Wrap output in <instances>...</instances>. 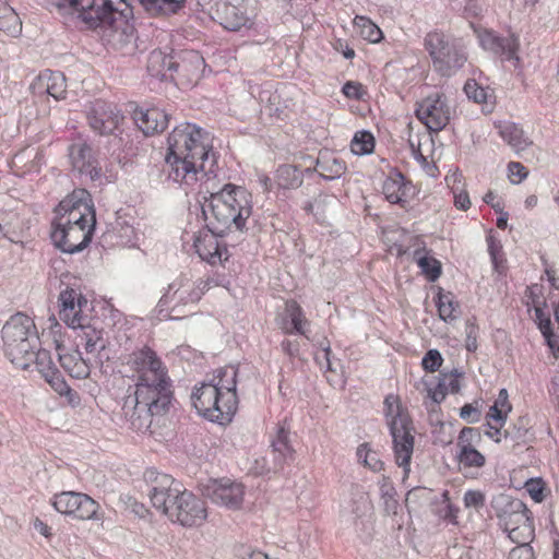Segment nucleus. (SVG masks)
I'll return each instance as SVG.
<instances>
[{"label":"nucleus","instance_id":"obj_1","mask_svg":"<svg viewBox=\"0 0 559 559\" xmlns=\"http://www.w3.org/2000/svg\"><path fill=\"white\" fill-rule=\"evenodd\" d=\"M126 364L133 372L135 390L134 395L124 401L123 415L133 429L148 428L151 418L163 415L173 399L167 367L146 345L129 354Z\"/></svg>","mask_w":559,"mask_h":559},{"label":"nucleus","instance_id":"obj_2","mask_svg":"<svg viewBox=\"0 0 559 559\" xmlns=\"http://www.w3.org/2000/svg\"><path fill=\"white\" fill-rule=\"evenodd\" d=\"M209 183L210 178L205 181L210 197L204 198L202 213L211 234L197 237L193 247L202 260L216 264L226 253V248H222L217 237L233 229L243 230L252 214V200L251 193L243 187L226 183L217 190H210Z\"/></svg>","mask_w":559,"mask_h":559},{"label":"nucleus","instance_id":"obj_3","mask_svg":"<svg viewBox=\"0 0 559 559\" xmlns=\"http://www.w3.org/2000/svg\"><path fill=\"white\" fill-rule=\"evenodd\" d=\"M165 163L169 179L194 186L201 177L213 173L216 165L209 133L190 122L177 126L167 138Z\"/></svg>","mask_w":559,"mask_h":559},{"label":"nucleus","instance_id":"obj_4","mask_svg":"<svg viewBox=\"0 0 559 559\" xmlns=\"http://www.w3.org/2000/svg\"><path fill=\"white\" fill-rule=\"evenodd\" d=\"M148 496L153 507L173 522L186 527L200 526L207 518L206 503L167 474H156Z\"/></svg>","mask_w":559,"mask_h":559},{"label":"nucleus","instance_id":"obj_5","mask_svg":"<svg viewBox=\"0 0 559 559\" xmlns=\"http://www.w3.org/2000/svg\"><path fill=\"white\" fill-rule=\"evenodd\" d=\"M236 378L237 369L226 366L217 369L209 381L195 388L191 400L197 412L213 423L231 421L238 406Z\"/></svg>","mask_w":559,"mask_h":559},{"label":"nucleus","instance_id":"obj_6","mask_svg":"<svg viewBox=\"0 0 559 559\" xmlns=\"http://www.w3.org/2000/svg\"><path fill=\"white\" fill-rule=\"evenodd\" d=\"M3 350L9 360L21 369L31 367L34 349L40 342L34 320L16 313L2 328Z\"/></svg>","mask_w":559,"mask_h":559},{"label":"nucleus","instance_id":"obj_7","mask_svg":"<svg viewBox=\"0 0 559 559\" xmlns=\"http://www.w3.org/2000/svg\"><path fill=\"white\" fill-rule=\"evenodd\" d=\"M384 415L393 440V450L396 464L408 471L414 451V436L412 435V420L402 407L397 396L390 394L384 400Z\"/></svg>","mask_w":559,"mask_h":559},{"label":"nucleus","instance_id":"obj_8","mask_svg":"<svg viewBox=\"0 0 559 559\" xmlns=\"http://www.w3.org/2000/svg\"><path fill=\"white\" fill-rule=\"evenodd\" d=\"M424 45L432 59L433 68L443 76H451L460 70L467 60L466 53L456 39L442 32H429Z\"/></svg>","mask_w":559,"mask_h":559},{"label":"nucleus","instance_id":"obj_9","mask_svg":"<svg viewBox=\"0 0 559 559\" xmlns=\"http://www.w3.org/2000/svg\"><path fill=\"white\" fill-rule=\"evenodd\" d=\"M207 283L201 281L199 285L189 280H179L169 284L167 292L158 301L159 313L169 310L170 319H179L186 316L185 308L194 306L200 299Z\"/></svg>","mask_w":559,"mask_h":559},{"label":"nucleus","instance_id":"obj_10","mask_svg":"<svg viewBox=\"0 0 559 559\" xmlns=\"http://www.w3.org/2000/svg\"><path fill=\"white\" fill-rule=\"evenodd\" d=\"M57 216L52 226H82L96 224L94 205L90 193L84 190H75L63 199L56 209Z\"/></svg>","mask_w":559,"mask_h":559},{"label":"nucleus","instance_id":"obj_11","mask_svg":"<svg viewBox=\"0 0 559 559\" xmlns=\"http://www.w3.org/2000/svg\"><path fill=\"white\" fill-rule=\"evenodd\" d=\"M416 117L430 130L438 132L447 127L451 119V108L447 97L440 94L427 96L418 103Z\"/></svg>","mask_w":559,"mask_h":559},{"label":"nucleus","instance_id":"obj_12","mask_svg":"<svg viewBox=\"0 0 559 559\" xmlns=\"http://www.w3.org/2000/svg\"><path fill=\"white\" fill-rule=\"evenodd\" d=\"M53 508L66 515H72L79 520L95 519L98 503L90 496L75 491H63L55 495Z\"/></svg>","mask_w":559,"mask_h":559},{"label":"nucleus","instance_id":"obj_13","mask_svg":"<svg viewBox=\"0 0 559 559\" xmlns=\"http://www.w3.org/2000/svg\"><path fill=\"white\" fill-rule=\"evenodd\" d=\"M94 225L52 226L50 234L53 245L64 253H76L88 246L94 233Z\"/></svg>","mask_w":559,"mask_h":559},{"label":"nucleus","instance_id":"obj_14","mask_svg":"<svg viewBox=\"0 0 559 559\" xmlns=\"http://www.w3.org/2000/svg\"><path fill=\"white\" fill-rule=\"evenodd\" d=\"M87 119L95 132L106 135L112 133L119 127L123 117L115 104L95 99L91 103Z\"/></svg>","mask_w":559,"mask_h":559},{"label":"nucleus","instance_id":"obj_15","mask_svg":"<svg viewBox=\"0 0 559 559\" xmlns=\"http://www.w3.org/2000/svg\"><path fill=\"white\" fill-rule=\"evenodd\" d=\"M205 493L213 503L237 510L241 508L243 502L245 488L239 483L224 478L214 480L212 485L206 487Z\"/></svg>","mask_w":559,"mask_h":559},{"label":"nucleus","instance_id":"obj_16","mask_svg":"<svg viewBox=\"0 0 559 559\" xmlns=\"http://www.w3.org/2000/svg\"><path fill=\"white\" fill-rule=\"evenodd\" d=\"M478 39L485 50L504 57L507 60L519 61L520 41L516 35L510 34L507 37H500L491 31L484 29L478 33Z\"/></svg>","mask_w":559,"mask_h":559},{"label":"nucleus","instance_id":"obj_17","mask_svg":"<svg viewBox=\"0 0 559 559\" xmlns=\"http://www.w3.org/2000/svg\"><path fill=\"white\" fill-rule=\"evenodd\" d=\"M69 156L74 170L81 176L95 181L102 177V168L93 156L92 147L86 143H74L69 148Z\"/></svg>","mask_w":559,"mask_h":559},{"label":"nucleus","instance_id":"obj_18","mask_svg":"<svg viewBox=\"0 0 559 559\" xmlns=\"http://www.w3.org/2000/svg\"><path fill=\"white\" fill-rule=\"evenodd\" d=\"M210 16L228 31H238L248 22L245 11L227 0L216 1L210 9Z\"/></svg>","mask_w":559,"mask_h":559},{"label":"nucleus","instance_id":"obj_19","mask_svg":"<svg viewBox=\"0 0 559 559\" xmlns=\"http://www.w3.org/2000/svg\"><path fill=\"white\" fill-rule=\"evenodd\" d=\"M278 326L285 334H299L310 340V321L306 318L300 305L295 300L286 301L284 313L278 320Z\"/></svg>","mask_w":559,"mask_h":559},{"label":"nucleus","instance_id":"obj_20","mask_svg":"<svg viewBox=\"0 0 559 559\" xmlns=\"http://www.w3.org/2000/svg\"><path fill=\"white\" fill-rule=\"evenodd\" d=\"M36 94H47L56 100L63 99L67 94V81L62 72L45 70L39 73L33 83Z\"/></svg>","mask_w":559,"mask_h":559},{"label":"nucleus","instance_id":"obj_21","mask_svg":"<svg viewBox=\"0 0 559 559\" xmlns=\"http://www.w3.org/2000/svg\"><path fill=\"white\" fill-rule=\"evenodd\" d=\"M133 119L145 135H154L168 127L170 115L160 108L152 107L134 111Z\"/></svg>","mask_w":559,"mask_h":559},{"label":"nucleus","instance_id":"obj_22","mask_svg":"<svg viewBox=\"0 0 559 559\" xmlns=\"http://www.w3.org/2000/svg\"><path fill=\"white\" fill-rule=\"evenodd\" d=\"M58 359L61 367L72 378L85 379L90 374V366L85 359H83L81 353L78 349L67 350L64 346L57 343L56 345Z\"/></svg>","mask_w":559,"mask_h":559},{"label":"nucleus","instance_id":"obj_23","mask_svg":"<svg viewBox=\"0 0 559 559\" xmlns=\"http://www.w3.org/2000/svg\"><path fill=\"white\" fill-rule=\"evenodd\" d=\"M411 189V182L405 181L404 176L399 171L391 173L382 185V192L392 204L406 202Z\"/></svg>","mask_w":559,"mask_h":559},{"label":"nucleus","instance_id":"obj_24","mask_svg":"<svg viewBox=\"0 0 559 559\" xmlns=\"http://www.w3.org/2000/svg\"><path fill=\"white\" fill-rule=\"evenodd\" d=\"M204 66V59L195 50L182 51L175 62V72L179 76L187 78L189 81L197 80L199 72Z\"/></svg>","mask_w":559,"mask_h":559},{"label":"nucleus","instance_id":"obj_25","mask_svg":"<svg viewBox=\"0 0 559 559\" xmlns=\"http://www.w3.org/2000/svg\"><path fill=\"white\" fill-rule=\"evenodd\" d=\"M175 56L155 49L148 55L146 68L152 76L167 79L168 73L175 72Z\"/></svg>","mask_w":559,"mask_h":559},{"label":"nucleus","instance_id":"obj_26","mask_svg":"<svg viewBox=\"0 0 559 559\" xmlns=\"http://www.w3.org/2000/svg\"><path fill=\"white\" fill-rule=\"evenodd\" d=\"M345 170V163L328 152L321 153L317 159L316 171L326 180L340 178Z\"/></svg>","mask_w":559,"mask_h":559},{"label":"nucleus","instance_id":"obj_27","mask_svg":"<svg viewBox=\"0 0 559 559\" xmlns=\"http://www.w3.org/2000/svg\"><path fill=\"white\" fill-rule=\"evenodd\" d=\"M289 436V431L284 426H280L276 437L272 440V451L277 466H283V464L294 457V449L290 444Z\"/></svg>","mask_w":559,"mask_h":559},{"label":"nucleus","instance_id":"obj_28","mask_svg":"<svg viewBox=\"0 0 559 559\" xmlns=\"http://www.w3.org/2000/svg\"><path fill=\"white\" fill-rule=\"evenodd\" d=\"M78 338L87 354H98L106 348L107 340L104 337L102 330L94 326L82 324Z\"/></svg>","mask_w":559,"mask_h":559},{"label":"nucleus","instance_id":"obj_29","mask_svg":"<svg viewBox=\"0 0 559 559\" xmlns=\"http://www.w3.org/2000/svg\"><path fill=\"white\" fill-rule=\"evenodd\" d=\"M491 506L499 521L510 520V515L515 512L526 510V504L507 493H500L492 499Z\"/></svg>","mask_w":559,"mask_h":559},{"label":"nucleus","instance_id":"obj_30","mask_svg":"<svg viewBox=\"0 0 559 559\" xmlns=\"http://www.w3.org/2000/svg\"><path fill=\"white\" fill-rule=\"evenodd\" d=\"M501 138L515 151L520 153L532 145V141L524 134L518 124L508 122L500 128Z\"/></svg>","mask_w":559,"mask_h":559},{"label":"nucleus","instance_id":"obj_31","mask_svg":"<svg viewBox=\"0 0 559 559\" xmlns=\"http://www.w3.org/2000/svg\"><path fill=\"white\" fill-rule=\"evenodd\" d=\"M0 31L12 37H17L22 33V21L19 14L2 1H0Z\"/></svg>","mask_w":559,"mask_h":559},{"label":"nucleus","instance_id":"obj_32","mask_svg":"<svg viewBox=\"0 0 559 559\" xmlns=\"http://www.w3.org/2000/svg\"><path fill=\"white\" fill-rule=\"evenodd\" d=\"M414 260L430 282H435L440 277L441 263L437 259L429 257L425 248L414 251Z\"/></svg>","mask_w":559,"mask_h":559},{"label":"nucleus","instance_id":"obj_33","mask_svg":"<svg viewBox=\"0 0 559 559\" xmlns=\"http://www.w3.org/2000/svg\"><path fill=\"white\" fill-rule=\"evenodd\" d=\"M186 0H140L142 7L151 14H174L185 4Z\"/></svg>","mask_w":559,"mask_h":559},{"label":"nucleus","instance_id":"obj_34","mask_svg":"<svg viewBox=\"0 0 559 559\" xmlns=\"http://www.w3.org/2000/svg\"><path fill=\"white\" fill-rule=\"evenodd\" d=\"M534 437L527 417H520L511 428L504 430V438H510L518 444L527 443Z\"/></svg>","mask_w":559,"mask_h":559},{"label":"nucleus","instance_id":"obj_35","mask_svg":"<svg viewBox=\"0 0 559 559\" xmlns=\"http://www.w3.org/2000/svg\"><path fill=\"white\" fill-rule=\"evenodd\" d=\"M277 185L284 189L297 188L302 182L300 170L293 165H282L276 171Z\"/></svg>","mask_w":559,"mask_h":559},{"label":"nucleus","instance_id":"obj_36","mask_svg":"<svg viewBox=\"0 0 559 559\" xmlns=\"http://www.w3.org/2000/svg\"><path fill=\"white\" fill-rule=\"evenodd\" d=\"M437 308L439 317L443 321H451L457 317L459 304L454 300L452 293L438 294Z\"/></svg>","mask_w":559,"mask_h":559},{"label":"nucleus","instance_id":"obj_37","mask_svg":"<svg viewBox=\"0 0 559 559\" xmlns=\"http://www.w3.org/2000/svg\"><path fill=\"white\" fill-rule=\"evenodd\" d=\"M464 92L469 99H473L477 104H481L489 108L492 106L493 95L488 90L480 85L475 80H468L464 85Z\"/></svg>","mask_w":559,"mask_h":559},{"label":"nucleus","instance_id":"obj_38","mask_svg":"<svg viewBox=\"0 0 559 559\" xmlns=\"http://www.w3.org/2000/svg\"><path fill=\"white\" fill-rule=\"evenodd\" d=\"M456 460L463 468H480L486 464V457L476 448L459 449Z\"/></svg>","mask_w":559,"mask_h":559},{"label":"nucleus","instance_id":"obj_39","mask_svg":"<svg viewBox=\"0 0 559 559\" xmlns=\"http://www.w3.org/2000/svg\"><path fill=\"white\" fill-rule=\"evenodd\" d=\"M380 493L381 499L383 500L384 511L388 514H396L400 507L399 501L395 498L396 490L390 479L385 476H382L380 480Z\"/></svg>","mask_w":559,"mask_h":559},{"label":"nucleus","instance_id":"obj_40","mask_svg":"<svg viewBox=\"0 0 559 559\" xmlns=\"http://www.w3.org/2000/svg\"><path fill=\"white\" fill-rule=\"evenodd\" d=\"M374 147V138L368 131H358L354 135L350 148L356 155L370 154Z\"/></svg>","mask_w":559,"mask_h":559},{"label":"nucleus","instance_id":"obj_41","mask_svg":"<svg viewBox=\"0 0 559 559\" xmlns=\"http://www.w3.org/2000/svg\"><path fill=\"white\" fill-rule=\"evenodd\" d=\"M354 24L360 28V35L370 43H378L382 38L381 29L369 19L365 16H356L354 19Z\"/></svg>","mask_w":559,"mask_h":559},{"label":"nucleus","instance_id":"obj_42","mask_svg":"<svg viewBox=\"0 0 559 559\" xmlns=\"http://www.w3.org/2000/svg\"><path fill=\"white\" fill-rule=\"evenodd\" d=\"M508 532L509 538L518 544V546L521 545H530V542L533 539L534 536V527L533 522L524 525H516L509 527L504 530Z\"/></svg>","mask_w":559,"mask_h":559},{"label":"nucleus","instance_id":"obj_43","mask_svg":"<svg viewBox=\"0 0 559 559\" xmlns=\"http://www.w3.org/2000/svg\"><path fill=\"white\" fill-rule=\"evenodd\" d=\"M537 286H532L528 288L530 295L532 297V302L534 304V310H535V321L538 324V329L540 330L542 334H549L552 332L551 329V321L548 314L544 312L542 307L538 305V301L535 300V289Z\"/></svg>","mask_w":559,"mask_h":559},{"label":"nucleus","instance_id":"obj_44","mask_svg":"<svg viewBox=\"0 0 559 559\" xmlns=\"http://www.w3.org/2000/svg\"><path fill=\"white\" fill-rule=\"evenodd\" d=\"M365 455L364 465L372 472H380L383 467V462L380 460L379 454L368 448V443H362L357 449V457L361 459Z\"/></svg>","mask_w":559,"mask_h":559},{"label":"nucleus","instance_id":"obj_45","mask_svg":"<svg viewBox=\"0 0 559 559\" xmlns=\"http://www.w3.org/2000/svg\"><path fill=\"white\" fill-rule=\"evenodd\" d=\"M59 302H60V308H69V307L83 308V306L87 305L86 298H84L81 293H79L74 288H69V287L60 293Z\"/></svg>","mask_w":559,"mask_h":559},{"label":"nucleus","instance_id":"obj_46","mask_svg":"<svg viewBox=\"0 0 559 559\" xmlns=\"http://www.w3.org/2000/svg\"><path fill=\"white\" fill-rule=\"evenodd\" d=\"M32 365L35 366L36 370L41 373V376H45L49 373V371L56 369L52 364L50 353L46 349H39V347L34 349V357L31 366Z\"/></svg>","mask_w":559,"mask_h":559},{"label":"nucleus","instance_id":"obj_47","mask_svg":"<svg viewBox=\"0 0 559 559\" xmlns=\"http://www.w3.org/2000/svg\"><path fill=\"white\" fill-rule=\"evenodd\" d=\"M480 438L481 436L477 428L464 427L457 437L456 447L457 449L475 448L480 441Z\"/></svg>","mask_w":559,"mask_h":559},{"label":"nucleus","instance_id":"obj_48","mask_svg":"<svg viewBox=\"0 0 559 559\" xmlns=\"http://www.w3.org/2000/svg\"><path fill=\"white\" fill-rule=\"evenodd\" d=\"M81 312L82 308L79 307L60 308L59 317L68 326L78 329L84 324Z\"/></svg>","mask_w":559,"mask_h":559},{"label":"nucleus","instance_id":"obj_49","mask_svg":"<svg viewBox=\"0 0 559 559\" xmlns=\"http://www.w3.org/2000/svg\"><path fill=\"white\" fill-rule=\"evenodd\" d=\"M524 489L535 502H542L545 499L546 486L542 478H531L526 480Z\"/></svg>","mask_w":559,"mask_h":559},{"label":"nucleus","instance_id":"obj_50","mask_svg":"<svg viewBox=\"0 0 559 559\" xmlns=\"http://www.w3.org/2000/svg\"><path fill=\"white\" fill-rule=\"evenodd\" d=\"M43 377L51 385V388L60 395L71 393L70 386L67 384L61 373L57 369L49 371V373Z\"/></svg>","mask_w":559,"mask_h":559},{"label":"nucleus","instance_id":"obj_51","mask_svg":"<svg viewBox=\"0 0 559 559\" xmlns=\"http://www.w3.org/2000/svg\"><path fill=\"white\" fill-rule=\"evenodd\" d=\"M462 376L457 369H454L450 373H441L439 379L440 386L444 388L449 393H457L460 391V381L459 378Z\"/></svg>","mask_w":559,"mask_h":559},{"label":"nucleus","instance_id":"obj_52","mask_svg":"<svg viewBox=\"0 0 559 559\" xmlns=\"http://www.w3.org/2000/svg\"><path fill=\"white\" fill-rule=\"evenodd\" d=\"M530 514H531V512L526 508V510H522V511L515 512L514 514L510 515V520H503L500 523L503 526V530H507L512 526L521 525V524L522 525L528 524V523H532V519H531Z\"/></svg>","mask_w":559,"mask_h":559},{"label":"nucleus","instance_id":"obj_53","mask_svg":"<svg viewBox=\"0 0 559 559\" xmlns=\"http://www.w3.org/2000/svg\"><path fill=\"white\" fill-rule=\"evenodd\" d=\"M442 360L441 354L437 349H430L423 358V367L425 370L433 372L441 366Z\"/></svg>","mask_w":559,"mask_h":559},{"label":"nucleus","instance_id":"obj_54","mask_svg":"<svg viewBox=\"0 0 559 559\" xmlns=\"http://www.w3.org/2000/svg\"><path fill=\"white\" fill-rule=\"evenodd\" d=\"M463 500L466 508L480 509L485 504V495L479 490H467Z\"/></svg>","mask_w":559,"mask_h":559},{"label":"nucleus","instance_id":"obj_55","mask_svg":"<svg viewBox=\"0 0 559 559\" xmlns=\"http://www.w3.org/2000/svg\"><path fill=\"white\" fill-rule=\"evenodd\" d=\"M509 179L512 183H520L527 177L526 168L518 162H510L508 165Z\"/></svg>","mask_w":559,"mask_h":559},{"label":"nucleus","instance_id":"obj_56","mask_svg":"<svg viewBox=\"0 0 559 559\" xmlns=\"http://www.w3.org/2000/svg\"><path fill=\"white\" fill-rule=\"evenodd\" d=\"M465 333H466L465 347L468 352L473 353L477 349L478 328L474 323L467 322Z\"/></svg>","mask_w":559,"mask_h":559},{"label":"nucleus","instance_id":"obj_57","mask_svg":"<svg viewBox=\"0 0 559 559\" xmlns=\"http://www.w3.org/2000/svg\"><path fill=\"white\" fill-rule=\"evenodd\" d=\"M343 93L348 98L361 99L364 95L362 85L358 82L348 81L343 86Z\"/></svg>","mask_w":559,"mask_h":559},{"label":"nucleus","instance_id":"obj_58","mask_svg":"<svg viewBox=\"0 0 559 559\" xmlns=\"http://www.w3.org/2000/svg\"><path fill=\"white\" fill-rule=\"evenodd\" d=\"M509 559H534V552L530 545L515 546L511 549Z\"/></svg>","mask_w":559,"mask_h":559},{"label":"nucleus","instance_id":"obj_59","mask_svg":"<svg viewBox=\"0 0 559 559\" xmlns=\"http://www.w3.org/2000/svg\"><path fill=\"white\" fill-rule=\"evenodd\" d=\"M414 157L415 159L423 166V168L426 170V173L431 176L436 177L438 168L435 164L429 163L427 157L424 156L419 150L414 151Z\"/></svg>","mask_w":559,"mask_h":559},{"label":"nucleus","instance_id":"obj_60","mask_svg":"<svg viewBox=\"0 0 559 559\" xmlns=\"http://www.w3.org/2000/svg\"><path fill=\"white\" fill-rule=\"evenodd\" d=\"M460 416L462 419H465L468 423H477L479 420L480 414L478 409L472 406L471 404H465L461 408Z\"/></svg>","mask_w":559,"mask_h":559},{"label":"nucleus","instance_id":"obj_61","mask_svg":"<svg viewBox=\"0 0 559 559\" xmlns=\"http://www.w3.org/2000/svg\"><path fill=\"white\" fill-rule=\"evenodd\" d=\"M281 348L286 355L295 357L299 354L300 344L298 340L286 338L281 343Z\"/></svg>","mask_w":559,"mask_h":559},{"label":"nucleus","instance_id":"obj_62","mask_svg":"<svg viewBox=\"0 0 559 559\" xmlns=\"http://www.w3.org/2000/svg\"><path fill=\"white\" fill-rule=\"evenodd\" d=\"M483 11H484V7H483V4H480L478 2V0H467L466 1L465 8H464V12H465L466 16L477 17L483 13Z\"/></svg>","mask_w":559,"mask_h":559},{"label":"nucleus","instance_id":"obj_63","mask_svg":"<svg viewBox=\"0 0 559 559\" xmlns=\"http://www.w3.org/2000/svg\"><path fill=\"white\" fill-rule=\"evenodd\" d=\"M454 205L462 211H466L471 206L468 193L466 191L454 192Z\"/></svg>","mask_w":559,"mask_h":559},{"label":"nucleus","instance_id":"obj_64","mask_svg":"<svg viewBox=\"0 0 559 559\" xmlns=\"http://www.w3.org/2000/svg\"><path fill=\"white\" fill-rule=\"evenodd\" d=\"M546 340L547 346L550 348L554 357L559 358V336L550 332L543 335Z\"/></svg>","mask_w":559,"mask_h":559}]
</instances>
